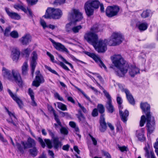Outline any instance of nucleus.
Listing matches in <instances>:
<instances>
[{"label":"nucleus","instance_id":"b1692460","mask_svg":"<svg viewBox=\"0 0 158 158\" xmlns=\"http://www.w3.org/2000/svg\"><path fill=\"white\" fill-rule=\"evenodd\" d=\"M140 107L143 111L144 112L145 114L148 112H150L149 110L150 107V105L147 102H142L140 104Z\"/></svg>","mask_w":158,"mask_h":158},{"label":"nucleus","instance_id":"49530a36","mask_svg":"<svg viewBox=\"0 0 158 158\" xmlns=\"http://www.w3.org/2000/svg\"><path fill=\"white\" fill-rule=\"evenodd\" d=\"M45 68L48 70L50 72L53 73H54L56 75L59 76L58 73L54 70L52 69L50 67L47 66V65L45 66Z\"/></svg>","mask_w":158,"mask_h":158},{"label":"nucleus","instance_id":"5fc2aeb1","mask_svg":"<svg viewBox=\"0 0 158 158\" xmlns=\"http://www.w3.org/2000/svg\"><path fill=\"white\" fill-rule=\"evenodd\" d=\"M117 101L118 104H121L123 102V100L121 98L119 95H118L117 97Z\"/></svg>","mask_w":158,"mask_h":158},{"label":"nucleus","instance_id":"603ef678","mask_svg":"<svg viewBox=\"0 0 158 158\" xmlns=\"http://www.w3.org/2000/svg\"><path fill=\"white\" fill-rule=\"evenodd\" d=\"M99 66H100L101 68H103V69L105 70H107L106 67L105 66V65L103 63L102 61L99 59Z\"/></svg>","mask_w":158,"mask_h":158},{"label":"nucleus","instance_id":"7ed1b4c3","mask_svg":"<svg viewBox=\"0 0 158 158\" xmlns=\"http://www.w3.org/2000/svg\"><path fill=\"white\" fill-rule=\"evenodd\" d=\"M146 117L143 115L141 117L139 125L141 127H143L146 121V127L147 130V134L150 135L154 131L156 124L155 118L150 112L146 114Z\"/></svg>","mask_w":158,"mask_h":158},{"label":"nucleus","instance_id":"a18cd8bd","mask_svg":"<svg viewBox=\"0 0 158 158\" xmlns=\"http://www.w3.org/2000/svg\"><path fill=\"white\" fill-rule=\"evenodd\" d=\"M11 27H10L9 26L6 28L4 34L6 36H8L9 35V33L10 31Z\"/></svg>","mask_w":158,"mask_h":158},{"label":"nucleus","instance_id":"052dcab7","mask_svg":"<svg viewBox=\"0 0 158 158\" xmlns=\"http://www.w3.org/2000/svg\"><path fill=\"white\" fill-rule=\"evenodd\" d=\"M47 54L48 56H49L51 61L53 62L54 60V58L53 56L49 52H47Z\"/></svg>","mask_w":158,"mask_h":158},{"label":"nucleus","instance_id":"e2e57ef3","mask_svg":"<svg viewBox=\"0 0 158 158\" xmlns=\"http://www.w3.org/2000/svg\"><path fill=\"white\" fill-rule=\"evenodd\" d=\"M78 105L79 107L81 108V109L82 110V111L84 113H86L87 112V110H86V109L85 108V107L83 106H82L80 104V103H78Z\"/></svg>","mask_w":158,"mask_h":158},{"label":"nucleus","instance_id":"6ab92c4d","mask_svg":"<svg viewBox=\"0 0 158 158\" xmlns=\"http://www.w3.org/2000/svg\"><path fill=\"white\" fill-rule=\"evenodd\" d=\"M20 51L17 48H14L12 51L11 57L13 60H17L19 57Z\"/></svg>","mask_w":158,"mask_h":158},{"label":"nucleus","instance_id":"9d476101","mask_svg":"<svg viewBox=\"0 0 158 158\" xmlns=\"http://www.w3.org/2000/svg\"><path fill=\"white\" fill-rule=\"evenodd\" d=\"M83 18L82 14L77 9H74L73 10V13L71 14L70 16L71 20H75L76 21H78L81 20Z\"/></svg>","mask_w":158,"mask_h":158},{"label":"nucleus","instance_id":"dca6fc26","mask_svg":"<svg viewBox=\"0 0 158 158\" xmlns=\"http://www.w3.org/2000/svg\"><path fill=\"white\" fill-rule=\"evenodd\" d=\"M108 42L107 40H99V53H104L106 51Z\"/></svg>","mask_w":158,"mask_h":158},{"label":"nucleus","instance_id":"72a5a7b5","mask_svg":"<svg viewBox=\"0 0 158 158\" xmlns=\"http://www.w3.org/2000/svg\"><path fill=\"white\" fill-rule=\"evenodd\" d=\"M58 108L63 111L67 110V108L66 106L61 102H57Z\"/></svg>","mask_w":158,"mask_h":158},{"label":"nucleus","instance_id":"c756f323","mask_svg":"<svg viewBox=\"0 0 158 158\" xmlns=\"http://www.w3.org/2000/svg\"><path fill=\"white\" fill-rule=\"evenodd\" d=\"M28 65L27 62L23 63L22 67V73L23 75H25L27 74Z\"/></svg>","mask_w":158,"mask_h":158},{"label":"nucleus","instance_id":"20e7f679","mask_svg":"<svg viewBox=\"0 0 158 158\" xmlns=\"http://www.w3.org/2000/svg\"><path fill=\"white\" fill-rule=\"evenodd\" d=\"M38 141L43 148L45 147V144L48 148H52V147L54 148H60L62 145L61 142L59 140L58 137H56L51 140L49 139H45L44 142L41 138L39 137Z\"/></svg>","mask_w":158,"mask_h":158},{"label":"nucleus","instance_id":"bf43d9fd","mask_svg":"<svg viewBox=\"0 0 158 158\" xmlns=\"http://www.w3.org/2000/svg\"><path fill=\"white\" fill-rule=\"evenodd\" d=\"M40 24L44 28L47 27L46 22L43 20L41 19L40 21Z\"/></svg>","mask_w":158,"mask_h":158},{"label":"nucleus","instance_id":"f03ea898","mask_svg":"<svg viewBox=\"0 0 158 158\" xmlns=\"http://www.w3.org/2000/svg\"><path fill=\"white\" fill-rule=\"evenodd\" d=\"M99 25L94 24L90 28V31L86 32L84 38L89 44L94 47L95 50L99 52V39L98 33V32Z\"/></svg>","mask_w":158,"mask_h":158},{"label":"nucleus","instance_id":"69168bd1","mask_svg":"<svg viewBox=\"0 0 158 158\" xmlns=\"http://www.w3.org/2000/svg\"><path fill=\"white\" fill-rule=\"evenodd\" d=\"M48 132L49 133V134L51 136L52 138V139H54V138H55L56 137L55 136V135L54 133L52 132V131L50 130H48Z\"/></svg>","mask_w":158,"mask_h":158},{"label":"nucleus","instance_id":"7c9ffc66","mask_svg":"<svg viewBox=\"0 0 158 158\" xmlns=\"http://www.w3.org/2000/svg\"><path fill=\"white\" fill-rule=\"evenodd\" d=\"M2 71L3 75L5 77L8 79H10L11 78V74L8 70L3 67Z\"/></svg>","mask_w":158,"mask_h":158},{"label":"nucleus","instance_id":"aec40b11","mask_svg":"<svg viewBox=\"0 0 158 158\" xmlns=\"http://www.w3.org/2000/svg\"><path fill=\"white\" fill-rule=\"evenodd\" d=\"M5 10L8 15L12 19L18 20L20 19V16L17 13L10 12L9 9L7 7H6Z\"/></svg>","mask_w":158,"mask_h":158},{"label":"nucleus","instance_id":"0eeeda50","mask_svg":"<svg viewBox=\"0 0 158 158\" xmlns=\"http://www.w3.org/2000/svg\"><path fill=\"white\" fill-rule=\"evenodd\" d=\"M124 40V36L121 33L114 32L110 37L108 44L110 45L115 46L121 44Z\"/></svg>","mask_w":158,"mask_h":158},{"label":"nucleus","instance_id":"09e8293b","mask_svg":"<svg viewBox=\"0 0 158 158\" xmlns=\"http://www.w3.org/2000/svg\"><path fill=\"white\" fill-rule=\"evenodd\" d=\"M0 140L5 145L8 144L7 140L4 138L3 136L1 133H0Z\"/></svg>","mask_w":158,"mask_h":158},{"label":"nucleus","instance_id":"13d9d810","mask_svg":"<svg viewBox=\"0 0 158 158\" xmlns=\"http://www.w3.org/2000/svg\"><path fill=\"white\" fill-rule=\"evenodd\" d=\"M37 0H27L28 3L31 5L35 4L37 2Z\"/></svg>","mask_w":158,"mask_h":158},{"label":"nucleus","instance_id":"8fccbe9b","mask_svg":"<svg viewBox=\"0 0 158 158\" xmlns=\"http://www.w3.org/2000/svg\"><path fill=\"white\" fill-rule=\"evenodd\" d=\"M102 154L106 156V158H111L110 154L108 152L102 150Z\"/></svg>","mask_w":158,"mask_h":158},{"label":"nucleus","instance_id":"4468645a","mask_svg":"<svg viewBox=\"0 0 158 158\" xmlns=\"http://www.w3.org/2000/svg\"><path fill=\"white\" fill-rule=\"evenodd\" d=\"M119 112L120 116L121 117L122 120L124 122L126 123L127 119V117L129 115L128 111L125 110L124 112H123L122 109H123V106L121 104H118Z\"/></svg>","mask_w":158,"mask_h":158},{"label":"nucleus","instance_id":"a878e982","mask_svg":"<svg viewBox=\"0 0 158 158\" xmlns=\"http://www.w3.org/2000/svg\"><path fill=\"white\" fill-rule=\"evenodd\" d=\"M48 110L53 113L54 116V119L57 123L59 125H61V122L58 118V116L56 114L55 110L51 106H48Z\"/></svg>","mask_w":158,"mask_h":158},{"label":"nucleus","instance_id":"c9c22d12","mask_svg":"<svg viewBox=\"0 0 158 158\" xmlns=\"http://www.w3.org/2000/svg\"><path fill=\"white\" fill-rule=\"evenodd\" d=\"M61 125H59L60 126L61 128L60 129V131L61 134H63L65 135H67L68 133V131L67 128L63 127L62 126L61 123Z\"/></svg>","mask_w":158,"mask_h":158},{"label":"nucleus","instance_id":"58836bf2","mask_svg":"<svg viewBox=\"0 0 158 158\" xmlns=\"http://www.w3.org/2000/svg\"><path fill=\"white\" fill-rule=\"evenodd\" d=\"M29 152L30 154L33 157L35 156L38 153V151L36 149H30Z\"/></svg>","mask_w":158,"mask_h":158},{"label":"nucleus","instance_id":"774afa93","mask_svg":"<svg viewBox=\"0 0 158 158\" xmlns=\"http://www.w3.org/2000/svg\"><path fill=\"white\" fill-rule=\"evenodd\" d=\"M69 125L72 127L74 128L76 126V123L73 122H70L69 123Z\"/></svg>","mask_w":158,"mask_h":158},{"label":"nucleus","instance_id":"a211bd4d","mask_svg":"<svg viewBox=\"0 0 158 158\" xmlns=\"http://www.w3.org/2000/svg\"><path fill=\"white\" fill-rule=\"evenodd\" d=\"M44 81L45 80L43 76H36L35 80L33 81L32 85L37 87L40 85V84L44 83Z\"/></svg>","mask_w":158,"mask_h":158},{"label":"nucleus","instance_id":"f3484780","mask_svg":"<svg viewBox=\"0 0 158 158\" xmlns=\"http://www.w3.org/2000/svg\"><path fill=\"white\" fill-rule=\"evenodd\" d=\"M7 91L10 96L14 100L16 101L19 107L20 108L22 107L23 106L22 101L16 95L13 94L9 89H8Z\"/></svg>","mask_w":158,"mask_h":158},{"label":"nucleus","instance_id":"bb28decb","mask_svg":"<svg viewBox=\"0 0 158 158\" xmlns=\"http://www.w3.org/2000/svg\"><path fill=\"white\" fill-rule=\"evenodd\" d=\"M124 91L126 95L127 98L130 103L132 105H134L135 104L134 99L129 91L127 89H125Z\"/></svg>","mask_w":158,"mask_h":158},{"label":"nucleus","instance_id":"1a4fd4ad","mask_svg":"<svg viewBox=\"0 0 158 158\" xmlns=\"http://www.w3.org/2000/svg\"><path fill=\"white\" fill-rule=\"evenodd\" d=\"M119 10V8L116 6H109L106 10V15L108 17H112L117 15Z\"/></svg>","mask_w":158,"mask_h":158},{"label":"nucleus","instance_id":"0e129e2a","mask_svg":"<svg viewBox=\"0 0 158 158\" xmlns=\"http://www.w3.org/2000/svg\"><path fill=\"white\" fill-rule=\"evenodd\" d=\"M99 6L100 8V10L102 13H104L105 12L104 8L103 5L102 3H99Z\"/></svg>","mask_w":158,"mask_h":158},{"label":"nucleus","instance_id":"9b49d317","mask_svg":"<svg viewBox=\"0 0 158 158\" xmlns=\"http://www.w3.org/2000/svg\"><path fill=\"white\" fill-rule=\"evenodd\" d=\"M21 144L24 147V148H35L36 142L34 139L30 137L28 138L27 142L21 141Z\"/></svg>","mask_w":158,"mask_h":158},{"label":"nucleus","instance_id":"6e6d98bb","mask_svg":"<svg viewBox=\"0 0 158 158\" xmlns=\"http://www.w3.org/2000/svg\"><path fill=\"white\" fill-rule=\"evenodd\" d=\"M56 98H57L59 100L61 101H63V98L60 97L59 94L57 93H56L54 94Z\"/></svg>","mask_w":158,"mask_h":158},{"label":"nucleus","instance_id":"423d86ee","mask_svg":"<svg viewBox=\"0 0 158 158\" xmlns=\"http://www.w3.org/2000/svg\"><path fill=\"white\" fill-rule=\"evenodd\" d=\"M62 15V12L60 10L49 7L46 10L45 14L43 16L46 19L52 18L58 19L61 17Z\"/></svg>","mask_w":158,"mask_h":158},{"label":"nucleus","instance_id":"ddd939ff","mask_svg":"<svg viewBox=\"0 0 158 158\" xmlns=\"http://www.w3.org/2000/svg\"><path fill=\"white\" fill-rule=\"evenodd\" d=\"M13 76L16 82L19 86H22L23 82L21 76L18 71L17 70H12V71L11 77Z\"/></svg>","mask_w":158,"mask_h":158},{"label":"nucleus","instance_id":"79ce46f5","mask_svg":"<svg viewBox=\"0 0 158 158\" xmlns=\"http://www.w3.org/2000/svg\"><path fill=\"white\" fill-rule=\"evenodd\" d=\"M58 56L61 59V60L62 61H64V63H65L66 64H69V65L71 67L72 69H73V66L72 65L71 63H69V62H68V61H67L65 59H64V58L62 56H61L59 54H58Z\"/></svg>","mask_w":158,"mask_h":158},{"label":"nucleus","instance_id":"338daca9","mask_svg":"<svg viewBox=\"0 0 158 158\" xmlns=\"http://www.w3.org/2000/svg\"><path fill=\"white\" fill-rule=\"evenodd\" d=\"M154 148H158V138L156 139V142L153 144Z\"/></svg>","mask_w":158,"mask_h":158},{"label":"nucleus","instance_id":"680f3d73","mask_svg":"<svg viewBox=\"0 0 158 158\" xmlns=\"http://www.w3.org/2000/svg\"><path fill=\"white\" fill-rule=\"evenodd\" d=\"M47 54L48 56H49L51 61L53 62L54 60V58L53 56L49 52H47Z\"/></svg>","mask_w":158,"mask_h":158},{"label":"nucleus","instance_id":"a19ab883","mask_svg":"<svg viewBox=\"0 0 158 158\" xmlns=\"http://www.w3.org/2000/svg\"><path fill=\"white\" fill-rule=\"evenodd\" d=\"M72 24V23H69L66 25L65 29L67 32H69L72 31L73 27L71 26Z\"/></svg>","mask_w":158,"mask_h":158},{"label":"nucleus","instance_id":"473e14b6","mask_svg":"<svg viewBox=\"0 0 158 158\" xmlns=\"http://www.w3.org/2000/svg\"><path fill=\"white\" fill-rule=\"evenodd\" d=\"M105 108L102 104H99V114H101L100 118L102 119L104 118Z\"/></svg>","mask_w":158,"mask_h":158},{"label":"nucleus","instance_id":"3c124183","mask_svg":"<svg viewBox=\"0 0 158 158\" xmlns=\"http://www.w3.org/2000/svg\"><path fill=\"white\" fill-rule=\"evenodd\" d=\"M66 0H56L54 2V4H55L56 3H58L59 4H61L64 3L65 2Z\"/></svg>","mask_w":158,"mask_h":158},{"label":"nucleus","instance_id":"f8f14e48","mask_svg":"<svg viewBox=\"0 0 158 158\" xmlns=\"http://www.w3.org/2000/svg\"><path fill=\"white\" fill-rule=\"evenodd\" d=\"M32 55L33 56L31 61L30 65L31 67V75L33 76L35 69L37 64L36 60L37 59V55L36 52L34 51L33 52Z\"/></svg>","mask_w":158,"mask_h":158},{"label":"nucleus","instance_id":"864d4df0","mask_svg":"<svg viewBox=\"0 0 158 158\" xmlns=\"http://www.w3.org/2000/svg\"><path fill=\"white\" fill-rule=\"evenodd\" d=\"M92 116L94 117L97 116L98 114L97 109L96 108L94 109L92 111Z\"/></svg>","mask_w":158,"mask_h":158},{"label":"nucleus","instance_id":"4d7b16f0","mask_svg":"<svg viewBox=\"0 0 158 158\" xmlns=\"http://www.w3.org/2000/svg\"><path fill=\"white\" fill-rule=\"evenodd\" d=\"M107 124L111 131H114V128L113 125L111 123H108Z\"/></svg>","mask_w":158,"mask_h":158},{"label":"nucleus","instance_id":"6e6552de","mask_svg":"<svg viewBox=\"0 0 158 158\" xmlns=\"http://www.w3.org/2000/svg\"><path fill=\"white\" fill-rule=\"evenodd\" d=\"M99 89L103 93L104 95L107 99V101L106 105V108L110 113H112L114 111V109L112 104L111 97L109 93L107 92L102 87L99 86Z\"/></svg>","mask_w":158,"mask_h":158},{"label":"nucleus","instance_id":"5701e85b","mask_svg":"<svg viewBox=\"0 0 158 158\" xmlns=\"http://www.w3.org/2000/svg\"><path fill=\"white\" fill-rule=\"evenodd\" d=\"M99 130L102 132H104L106 130L107 128L105 118H100L99 120Z\"/></svg>","mask_w":158,"mask_h":158},{"label":"nucleus","instance_id":"4c0bfd02","mask_svg":"<svg viewBox=\"0 0 158 158\" xmlns=\"http://www.w3.org/2000/svg\"><path fill=\"white\" fill-rule=\"evenodd\" d=\"M150 11L149 10L144 11L141 14V17L143 18H145L149 16Z\"/></svg>","mask_w":158,"mask_h":158},{"label":"nucleus","instance_id":"c03bdc74","mask_svg":"<svg viewBox=\"0 0 158 158\" xmlns=\"http://www.w3.org/2000/svg\"><path fill=\"white\" fill-rule=\"evenodd\" d=\"M74 87L77 89L79 91H80L82 94L84 95V96L85 97V98L87 99L88 100L90 101V98L88 97L84 93L83 91L81 89L77 87L74 86Z\"/></svg>","mask_w":158,"mask_h":158},{"label":"nucleus","instance_id":"4be33fe9","mask_svg":"<svg viewBox=\"0 0 158 158\" xmlns=\"http://www.w3.org/2000/svg\"><path fill=\"white\" fill-rule=\"evenodd\" d=\"M136 26L140 31H144L147 29L148 24L145 22H139L136 23Z\"/></svg>","mask_w":158,"mask_h":158},{"label":"nucleus","instance_id":"f257e3e1","mask_svg":"<svg viewBox=\"0 0 158 158\" xmlns=\"http://www.w3.org/2000/svg\"><path fill=\"white\" fill-rule=\"evenodd\" d=\"M111 59L115 67L114 69L115 73L118 76H123L128 71L132 77L139 73V69L135 65H131L129 67L128 63L120 55H114L111 57Z\"/></svg>","mask_w":158,"mask_h":158},{"label":"nucleus","instance_id":"2eb2a0df","mask_svg":"<svg viewBox=\"0 0 158 158\" xmlns=\"http://www.w3.org/2000/svg\"><path fill=\"white\" fill-rule=\"evenodd\" d=\"M31 36L28 34H26L19 39L20 43L24 45H27L31 41Z\"/></svg>","mask_w":158,"mask_h":158},{"label":"nucleus","instance_id":"2f4dec72","mask_svg":"<svg viewBox=\"0 0 158 158\" xmlns=\"http://www.w3.org/2000/svg\"><path fill=\"white\" fill-rule=\"evenodd\" d=\"M85 53L89 56L92 58L96 62H98L99 61V58L94 53H90L87 52H85Z\"/></svg>","mask_w":158,"mask_h":158},{"label":"nucleus","instance_id":"ea45409f","mask_svg":"<svg viewBox=\"0 0 158 158\" xmlns=\"http://www.w3.org/2000/svg\"><path fill=\"white\" fill-rule=\"evenodd\" d=\"M31 50L30 48H27L24 49L23 51V55L25 56L26 57H28L30 53Z\"/></svg>","mask_w":158,"mask_h":158},{"label":"nucleus","instance_id":"412c9836","mask_svg":"<svg viewBox=\"0 0 158 158\" xmlns=\"http://www.w3.org/2000/svg\"><path fill=\"white\" fill-rule=\"evenodd\" d=\"M144 130L143 128H141L136 131V136L138 139L141 141H144L145 139L144 136Z\"/></svg>","mask_w":158,"mask_h":158},{"label":"nucleus","instance_id":"e433bc0d","mask_svg":"<svg viewBox=\"0 0 158 158\" xmlns=\"http://www.w3.org/2000/svg\"><path fill=\"white\" fill-rule=\"evenodd\" d=\"M82 28L81 25H79L72 27V31L75 33H78Z\"/></svg>","mask_w":158,"mask_h":158},{"label":"nucleus","instance_id":"393cba45","mask_svg":"<svg viewBox=\"0 0 158 158\" xmlns=\"http://www.w3.org/2000/svg\"><path fill=\"white\" fill-rule=\"evenodd\" d=\"M6 108L8 114L11 118V120H7V121L9 123L12 124L15 126H16V124L14 122V121L15 120V119H16V117L14 114V113H12Z\"/></svg>","mask_w":158,"mask_h":158},{"label":"nucleus","instance_id":"cd10ccee","mask_svg":"<svg viewBox=\"0 0 158 158\" xmlns=\"http://www.w3.org/2000/svg\"><path fill=\"white\" fill-rule=\"evenodd\" d=\"M54 47L57 50L59 51H63L68 52V51L64 45L59 43H56L55 45H54Z\"/></svg>","mask_w":158,"mask_h":158},{"label":"nucleus","instance_id":"c85d7f7f","mask_svg":"<svg viewBox=\"0 0 158 158\" xmlns=\"http://www.w3.org/2000/svg\"><path fill=\"white\" fill-rule=\"evenodd\" d=\"M87 142L89 144L91 143V140H92L93 144L94 145L97 144V141L95 138H94L90 134H89L86 137Z\"/></svg>","mask_w":158,"mask_h":158},{"label":"nucleus","instance_id":"de8ad7c7","mask_svg":"<svg viewBox=\"0 0 158 158\" xmlns=\"http://www.w3.org/2000/svg\"><path fill=\"white\" fill-rule=\"evenodd\" d=\"M28 94L31 97V99H33L34 98V94L33 90L31 88L28 89Z\"/></svg>","mask_w":158,"mask_h":158},{"label":"nucleus","instance_id":"37998d69","mask_svg":"<svg viewBox=\"0 0 158 158\" xmlns=\"http://www.w3.org/2000/svg\"><path fill=\"white\" fill-rule=\"evenodd\" d=\"M10 35L14 38H17L19 37V34L16 31H13L10 34Z\"/></svg>","mask_w":158,"mask_h":158},{"label":"nucleus","instance_id":"f704fd0d","mask_svg":"<svg viewBox=\"0 0 158 158\" xmlns=\"http://www.w3.org/2000/svg\"><path fill=\"white\" fill-rule=\"evenodd\" d=\"M77 116L79 122L81 123L85 119V117L82 114L81 111L80 110L78 111V114L77 115Z\"/></svg>","mask_w":158,"mask_h":158},{"label":"nucleus","instance_id":"39448f33","mask_svg":"<svg viewBox=\"0 0 158 158\" xmlns=\"http://www.w3.org/2000/svg\"><path fill=\"white\" fill-rule=\"evenodd\" d=\"M99 2L98 0H89L86 2L84 5V9L87 15L89 17L93 15L94 8L98 7Z\"/></svg>","mask_w":158,"mask_h":158}]
</instances>
